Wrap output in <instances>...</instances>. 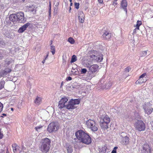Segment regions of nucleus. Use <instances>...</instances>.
<instances>
[{
    "label": "nucleus",
    "instance_id": "1",
    "mask_svg": "<svg viewBox=\"0 0 153 153\" xmlns=\"http://www.w3.org/2000/svg\"><path fill=\"white\" fill-rule=\"evenodd\" d=\"M42 145L40 147V150L43 153H47L50 149L51 141L47 138L42 139Z\"/></svg>",
    "mask_w": 153,
    "mask_h": 153
},
{
    "label": "nucleus",
    "instance_id": "2",
    "mask_svg": "<svg viewBox=\"0 0 153 153\" xmlns=\"http://www.w3.org/2000/svg\"><path fill=\"white\" fill-rule=\"evenodd\" d=\"M59 128V125L58 122H55L51 123L48 125L47 130L50 133L56 132Z\"/></svg>",
    "mask_w": 153,
    "mask_h": 153
},
{
    "label": "nucleus",
    "instance_id": "3",
    "mask_svg": "<svg viewBox=\"0 0 153 153\" xmlns=\"http://www.w3.org/2000/svg\"><path fill=\"white\" fill-rule=\"evenodd\" d=\"M86 124L87 127L93 131H96L98 130V125L93 120L89 119L86 121Z\"/></svg>",
    "mask_w": 153,
    "mask_h": 153
},
{
    "label": "nucleus",
    "instance_id": "4",
    "mask_svg": "<svg viewBox=\"0 0 153 153\" xmlns=\"http://www.w3.org/2000/svg\"><path fill=\"white\" fill-rule=\"evenodd\" d=\"M135 129L139 131H144L146 128L145 123L141 120H137L134 124Z\"/></svg>",
    "mask_w": 153,
    "mask_h": 153
},
{
    "label": "nucleus",
    "instance_id": "5",
    "mask_svg": "<svg viewBox=\"0 0 153 153\" xmlns=\"http://www.w3.org/2000/svg\"><path fill=\"white\" fill-rule=\"evenodd\" d=\"M86 134L82 130H79L76 132L75 135L79 142H80L83 139Z\"/></svg>",
    "mask_w": 153,
    "mask_h": 153
},
{
    "label": "nucleus",
    "instance_id": "6",
    "mask_svg": "<svg viewBox=\"0 0 153 153\" xmlns=\"http://www.w3.org/2000/svg\"><path fill=\"white\" fill-rule=\"evenodd\" d=\"M17 21L20 23H24L25 22V19L23 12H20L17 13Z\"/></svg>",
    "mask_w": 153,
    "mask_h": 153
},
{
    "label": "nucleus",
    "instance_id": "7",
    "mask_svg": "<svg viewBox=\"0 0 153 153\" xmlns=\"http://www.w3.org/2000/svg\"><path fill=\"white\" fill-rule=\"evenodd\" d=\"M143 109L145 113L148 114H149L152 112L153 108H152L150 104L147 103L143 106Z\"/></svg>",
    "mask_w": 153,
    "mask_h": 153
},
{
    "label": "nucleus",
    "instance_id": "8",
    "mask_svg": "<svg viewBox=\"0 0 153 153\" xmlns=\"http://www.w3.org/2000/svg\"><path fill=\"white\" fill-rule=\"evenodd\" d=\"M81 143L87 145H89L91 142V139L90 136L87 133L83 138V139L81 141Z\"/></svg>",
    "mask_w": 153,
    "mask_h": 153
},
{
    "label": "nucleus",
    "instance_id": "9",
    "mask_svg": "<svg viewBox=\"0 0 153 153\" xmlns=\"http://www.w3.org/2000/svg\"><path fill=\"white\" fill-rule=\"evenodd\" d=\"M141 152L142 153H151V149L149 146L146 144H144L142 146Z\"/></svg>",
    "mask_w": 153,
    "mask_h": 153
},
{
    "label": "nucleus",
    "instance_id": "10",
    "mask_svg": "<svg viewBox=\"0 0 153 153\" xmlns=\"http://www.w3.org/2000/svg\"><path fill=\"white\" fill-rule=\"evenodd\" d=\"M68 100V99L66 97H63L59 102V104L58 106L59 108H63L65 105V103Z\"/></svg>",
    "mask_w": 153,
    "mask_h": 153
},
{
    "label": "nucleus",
    "instance_id": "11",
    "mask_svg": "<svg viewBox=\"0 0 153 153\" xmlns=\"http://www.w3.org/2000/svg\"><path fill=\"white\" fill-rule=\"evenodd\" d=\"M85 17L84 14L82 12L80 11L79 12L78 18L80 23H83L84 22Z\"/></svg>",
    "mask_w": 153,
    "mask_h": 153
},
{
    "label": "nucleus",
    "instance_id": "12",
    "mask_svg": "<svg viewBox=\"0 0 153 153\" xmlns=\"http://www.w3.org/2000/svg\"><path fill=\"white\" fill-rule=\"evenodd\" d=\"M17 14H12L9 16V20L13 22L17 21Z\"/></svg>",
    "mask_w": 153,
    "mask_h": 153
},
{
    "label": "nucleus",
    "instance_id": "13",
    "mask_svg": "<svg viewBox=\"0 0 153 153\" xmlns=\"http://www.w3.org/2000/svg\"><path fill=\"white\" fill-rule=\"evenodd\" d=\"M30 23H28L25 24L23 26L21 27L18 30V32L19 33H22L25 31L30 25Z\"/></svg>",
    "mask_w": 153,
    "mask_h": 153
},
{
    "label": "nucleus",
    "instance_id": "14",
    "mask_svg": "<svg viewBox=\"0 0 153 153\" xmlns=\"http://www.w3.org/2000/svg\"><path fill=\"white\" fill-rule=\"evenodd\" d=\"M11 71L12 70L10 68H7L1 71L0 73V74L2 76H6L8 74L10 73Z\"/></svg>",
    "mask_w": 153,
    "mask_h": 153
},
{
    "label": "nucleus",
    "instance_id": "15",
    "mask_svg": "<svg viewBox=\"0 0 153 153\" xmlns=\"http://www.w3.org/2000/svg\"><path fill=\"white\" fill-rule=\"evenodd\" d=\"M98 66L97 65L94 64L91 65L89 70L92 73L96 72L98 69Z\"/></svg>",
    "mask_w": 153,
    "mask_h": 153
},
{
    "label": "nucleus",
    "instance_id": "16",
    "mask_svg": "<svg viewBox=\"0 0 153 153\" xmlns=\"http://www.w3.org/2000/svg\"><path fill=\"white\" fill-rule=\"evenodd\" d=\"M121 5L122 8L125 11L126 13L127 12L126 7L127 6V3L126 0H122L121 3Z\"/></svg>",
    "mask_w": 153,
    "mask_h": 153
},
{
    "label": "nucleus",
    "instance_id": "17",
    "mask_svg": "<svg viewBox=\"0 0 153 153\" xmlns=\"http://www.w3.org/2000/svg\"><path fill=\"white\" fill-rule=\"evenodd\" d=\"M76 107L74 106L71 100L69 101L68 105H66V108L68 109H74Z\"/></svg>",
    "mask_w": 153,
    "mask_h": 153
},
{
    "label": "nucleus",
    "instance_id": "18",
    "mask_svg": "<svg viewBox=\"0 0 153 153\" xmlns=\"http://www.w3.org/2000/svg\"><path fill=\"white\" fill-rule=\"evenodd\" d=\"M105 116L104 115H102L100 118V125L101 127H103L105 123Z\"/></svg>",
    "mask_w": 153,
    "mask_h": 153
},
{
    "label": "nucleus",
    "instance_id": "19",
    "mask_svg": "<svg viewBox=\"0 0 153 153\" xmlns=\"http://www.w3.org/2000/svg\"><path fill=\"white\" fill-rule=\"evenodd\" d=\"M13 150L14 153H17L19 150V147L16 143H14L12 145Z\"/></svg>",
    "mask_w": 153,
    "mask_h": 153
},
{
    "label": "nucleus",
    "instance_id": "20",
    "mask_svg": "<svg viewBox=\"0 0 153 153\" xmlns=\"http://www.w3.org/2000/svg\"><path fill=\"white\" fill-rule=\"evenodd\" d=\"M122 142L123 144L127 145L129 142V138L127 137H123Z\"/></svg>",
    "mask_w": 153,
    "mask_h": 153
},
{
    "label": "nucleus",
    "instance_id": "21",
    "mask_svg": "<svg viewBox=\"0 0 153 153\" xmlns=\"http://www.w3.org/2000/svg\"><path fill=\"white\" fill-rule=\"evenodd\" d=\"M42 101V98L38 96H37L35 100H34V103L37 105H39L40 104Z\"/></svg>",
    "mask_w": 153,
    "mask_h": 153
},
{
    "label": "nucleus",
    "instance_id": "22",
    "mask_svg": "<svg viewBox=\"0 0 153 153\" xmlns=\"http://www.w3.org/2000/svg\"><path fill=\"white\" fill-rule=\"evenodd\" d=\"M146 81V79H144L143 78L139 77V79L136 82V84H141L144 82H145Z\"/></svg>",
    "mask_w": 153,
    "mask_h": 153
},
{
    "label": "nucleus",
    "instance_id": "23",
    "mask_svg": "<svg viewBox=\"0 0 153 153\" xmlns=\"http://www.w3.org/2000/svg\"><path fill=\"white\" fill-rule=\"evenodd\" d=\"M27 10L28 11L30 12H33L35 11L36 12V10L34 6L32 5L30 6H29L27 7Z\"/></svg>",
    "mask_w": 153,
    "mask_h": 153
},
{
    "label": "nucleus",
    "instance_id": "24",
    "mask_svg": "<svg viewBox=\"0 0 153 153\" xmlns=\"http://www.w3.org/2000/svg\"><path fill=\"white\" fill-rule=\"evenodd\" d=\"M67 151V153H72L73 152V148L72 146L69 145L66 147Z\"/></svg>",
    "mask_w": 153,
    "mask_h": 153
},
{
    "label": "nucleus",
    "instance_id": "25",
    "mask_svg": "<svg viewBox=\"0 0 153 153\" xmlns=\"http://www.w3.org/2000/svg\"><path fill=\"white\" fill-rule=\"evenodd\" d=\"M112 36V34L111 32L106 31V39H109L111 38Z\"/></svg>",
    "mask_w": 153,
    "mask_h": 153
},
{
    "label": "nucleus",
    "instance_id": "26",
    "mask_svg": "<svg viewBox=\"0 0 153 153\" xmlns=\"http://www.w3.org/2000/svg\"><path fill=\"white\" fill-rule=\"evenodd\" d=\"M71 100L74 106L76 105H78L80 103V100L79 99L72 100Z\"/></svg>",
    "mask_w": 153,
    "mask_h": 153
},
{
    "label": "nucleus",
    "instance_id": "27",
    "mask_svg": "<svg viewBox=\"0 0 153 153\" xmlns=\"http://www.w3.org/2000/svg\"><path fill=\"white\" fill-rule=\"evenodd\" d=\"M76 60H77V57H76V56L75 55H74L72 56V57L71 61V63L74 62L76 61Z\"/></svg>",
    "mask_w": 153,
    "mask_h": 153
},
{
    "label": "nucleus",
    "instance_id": "28",
    "mask_svg": "<svg viewBox=\"0 0 153 153\" xmlns=\"http://www.w3.org/2000/svg\"><path fill=\"white\" fill-rule=\"evenodd\" d=\"M51 51L52 52V54L54 55L55 53V48L54 46L53 45H51Z\"/></svg>",
    "mask_w": 153,
    "mask_h": 153
},
{
    "label": "nucleus",
    "instance_id": "29",
    "mask_svg": "<svg viewBox=\"0 0 153 153\" xmlns=\"http://www.w3.org/2000/svg\"><path fill=\"white\" fill-rule=\"evenodd\" d=\"M142 24L141 21H137L136 27L137 30L139 29V27Z\"/></svg>",
    "mask_w": 153,
    "mask_h": 153
},
{
    "label": "nucleus",
    "instance_id": "30",
    "mask_svg": "<svg viewBox=\"0 0 153 153\" xmlns=\"http://www.w3.org/2000/svg\"><path fill=\"white\" fill-rule=\"evenodd\" d=\"M68 41L71 44H74L75 43V41L72 37H70L68 39Z\"/></svg>",
    "mask_w": 153,
    "mask_h": 153
},
{
    "label": "nucleus",
    "instance_id": "31",
    "mask_svg": "<svg viewBox=\"0 0 153 153\" xmlns=\"http://www.w3.org/2000/svg\"><path fill=\"white\" fill-rule=\"evenodd\" d=\"M90 57L93 60H96V59H97V56L94 54H93L92 53L91 55H90Z\"/></svg>",
    "mask_w": 153,
    "mask_h": 153
},
{
    "label": "nucleus",
    "instance_id": "32",
    "mask_svg": "<svg viewBox=\"0 0 153 153\" xmlns=\"http://www.w3.org/2000/svg\"><path fill=\"white\" fill-rule=\"evenodd\" d=\"M5 82L4 81H0V90L2 89L4 87Z\"/></svg>",
    "mask_w": 153,
    "mask_h": 153
},
{
    "label": "nucleus",
    "instance_id": "33",
    "mask_svg": "<svg viewBox=\"0 0 153 153\" xmlns=\"http://www.w3.org/2000/svg\"><path fill=\"white\" fill-rule=\"evenodd\" d=\"M111 82L110 81H109L108 82L106 85V89L109 88L111 86Z\"/></svg>",
    "mask_w": 153,
    "mask_h": 153
},
{
    "label": "nucleus",
    "instance_id": "34",
    "mask_svg": "<svg viewBox=\"0 0 153 153\" xmlns=\"http://www.w3.org/2000/svg\"><path fill=\"white\" fill-rule=\"evenodd\" d=\"M110 121V118L108 116L106 115V124H107L109 123Z\"/></svg>",
    "mask_w": 153,
    "mask_h": 153
},
{
    "label": "nucleus",
    "instance_id": "35",
    "mask_svg": "<svg viewBox=\"0 0 153 153\" xmlns=\"http://www.w3.org/2000/svg\"><path fill=\"white\" fill-rule=\"evenodd\" d=\"M74 7L75 8L78 9L79 8V3L75 2L74 3Z\"/></svg>",
    "mask_w": 153,
    "mask_h": 153
},
{
    "label": "nucleus",
    "instance_id": "36",
    "mask_svg": "<svg viewBox=\"0 0 153 153\" xmlns=\"http://www.w3.org/2000/svg\"><path fill=\"white\" fill-rule=\"evenodd\" d=\"M4 137V134L1 129H0V140L2 139Z\"/></svg>",
    "mask_w": 153,
    "mask_h": 153
},
{
    "label": "nucleus",
    "instance_id": "37",
    "mask_svg": "<svg viewBox=\"0 0 153 153\" xmlns=\"http://www.w3.org/2000/svg\"><path fill=\"white\" fill-rule=\"evenodd\" d=\"M43 127V126L41 125H40L38 126H37L35 127V130L38 131L39 129Z\"/></svg>",
    "mask_w": 153,
    "mask_h": 153
},
{
    "label": "nucleus",
    "instance_id": "38",
    "mask_svg": "<svg viewBox=\"0 0 153 153\" xmlns=\"http://www.w3.org/2000/svg\"><path fill=\"white\" fill-rule=\"evenodd\" d=\"M87 71L86 69L85 68H82L81 69V73L82 74H85Z\"/></svg>",
    "mask_w": 153,
    "mask_h": 153
},
{
    "label": "nucleus",
    "instance_id": "39",
    "mask_svg": "<svg viewBox=\"0 0 153 153\" xmlns=\"http://www.w3.org/2000/svg\"><path fill=\"white\" fill-rule=\"evenodd\" d=\"M3 104L0 102V113L2 111V110H3Z\"/></svg>",
    "mask_w": 153,
    "mask_h": 153
},
{
    "label": "nucleus",
    "instance_id": "40",
    "mask_svg": "<svg viewBox=\"0 0 153 153\" xmlns=\"http://www.w3.org/2000/svg\"><path fill=\"white\" fill-rule=\"evenodd\" d=\"M102 57H97V59H96V61L99 62H100L102 61Z\"/></svg>",
    "mask_w": 153,
    "mask_h": 153
},
{
    "label": "nucleus",
    "instance_id": "41",
    "mask_svg": "<svg viewBox=\"0 0 153 153\" xmlns=\"http://www.w3.org/2000/svg\"><path fill=\"white\" fill-rule=\"evenodd\" d=\"M83 65H84V66H85V67H86L87 68H90V66H91L90 64L89 63H87L86 64H83Z\"/></svg>",
    "mask_w": 153,
    "mask_h": 153
},
{
    "label": "nucleus",
    "instance_id": "42",
    "mask_svg": "<svg viewBox=\"0 0 153 153\" xmlns=\"http://www.w3.org/2000/svg\"><path fill=\"white\" fill-rule=\"evenodd\" d=\"M146 76V73H144V74H143L142 75H141V76H140V78H143Z\"/></svg>",
    "mask_w": 153,
    "mask_h": 153
},
{
    "label": "nucleus",
    "instance_id": "43",
    "mask_svg": "<svg viewBox=\"0 0 153 153\" xmlns=\"http://www.w3.org/2000/svg\"><path fill=\"white\" fill-rule=\"evenodd\" d=\"M117 0H114L113 1L112 5L114 6L116 5L117 4Z\"/></svg>",
    "mask_w": 153,
    "mask_h": 153
},
{
    "label": "nucleus",
    "instance_id": "44",
    "mask_svg": "<svg viewBox=\"0 0 153 153\" xmlns=\"http://www.w3.org/2000/svg\"><path fill=\"white\" fill-rule=\"evenodd\" d=\"M72 80V78L70 76H68L66 78V80L67 81Z\"/></svg>",
    "mask_w": 153,
    "mask_h": 153
},
{
    "label": "nucleus",
    "instance_id": "45",
    "mask_svg": "<svg viewBox=\"0 0 153 153\" xmlns=\"http://www.w3.org/2000/svg\"><path fill=\"white\" fill-rule=\"evenodd\" d=\"M6 64L8 65L12 63V61H6Z\"/></svg>",
    "mask_w": 153,
    "mask_h": 153
},
{
    "label": "nucleus",
    "instance_id": "46",
    "mask_svg": "<svg viewBox=\"0 0 153 153\" xmlns=\"http://www.w3.org/2000/svg\"><path fill=\"white\" fill-rule=\"evenodd\" d=\"M125 71L127 72H129V68H128L127 67L125 69Z\"/></svg>",
    "mask_w": 153,
    "mask_h": 153
},
{
    "label": "nucleus",
    "instance_id": "47",
    "mask_svg": "<svg viewBox=\"0 0 153 153\" xmlns=\"http://www.w3.org/2000/svg\"><path fill=\"white\" fill-rule=\"evenodd\" d=\"M144 56H145L147 54V52L146 51H144L142 52Z\"/></svg>",
    "mask_w": 153,
    "mask_h": 153
},
{
    "label": "nucleus",
    "instance_id": "48",
    "mask_svg": "<svg viewBox=\"0 0 153 153\" xmlns=\"http://www.w3.org/2000/svg\"><path fill=\"white\" fill-rule=\"evenodd\" d=\"M3 58V56L2 54L0 52V59H2Z\"/></svg>",
    "mask_w": 153,
    "mask_h": 153
},
{
    "label": "nucleus",
    "instance_id": "49",
    "mask_svg": "<svg viewBox=\"0 0 153 153\" xmlns=\"http://www.w3.org/2000/svg\"><path fill=\"white\" fill-rule=\"evenodd\" d=\"M48 55H49V52H48L46 56L45 57V60H46L47 58L48 57Z\"/></svg>",
    "mask_w": 153,
    "mask_h": 153
},
{
    "label": "nucleus",
    "instance_id": "50",
    "mask_svg": "<svg viewBox=\"0 0 153 153\" xmlns=\"http://www.w3.org/2000/svg\"><path fill=\"white\" fill-rule=\"evenodd\" d=\"M111 153H117L116 151L115 150L113 149Z\"/></svg>",
    "mask_w": 153,
    "mask_h": 153
},
{
    "label": "nucleus",
    "instance_id": "51",
    "mask_svg": "<svg viewBox=\"0 0 153 153\" xmlns=\"http://www.w3.org/2000/svg\"><path fill=\"white\" fill-rule=\"evenodd\" d=\"M98 0V2H99V3H102V2L103 1V0Z\"/></svg>",
    "mask_w": 153,
    "mask_h": 153
},
{
    "label": "nucleus",
    "instance_id": "52",
    "mask_svg": "<svg viewBox=\"0 0 153 153\" xmlns=\"http://www.w3.org/2000/svg\"><path fill=\"white\" fill-rule=\"evenodd\" d=\"M136 29H137V28H136H136L135 29L134 31H133V33H136Z\"/></svg>",
    "mask_w": 153,
    "mask_h": 153
},
{
    "label": "nucleus",
    "instance_id": "53",
    "mask_svg": "<svg viewBox=\"0 0 153 153\" xmlns=\"http://www.w3.org/2000/svg\"><path fill=\"white\" fill-rule=\"evenodd\" d=\"M117 148H118V147H116H116H115L113 149H114V150H116V149H117Z\"/></svg>",
    "mask_w": 153,
    "mask_h": 153
},
{
    "label": "nucleus",
    "instance_id": "54",
    "mask_svg": "<svg viewBox=\"0 0 153 153\" xmlns=\"http://www.w3.org/2000/svg\"><path fill=\"white\" fill-rule=\"evenodd\" d=\"M45 59H44V60H42V62L43 63V64H44L45 62Z\"/></svg>",
    "mask_w": 153,
    "mask_h": 153
},
{
    "label": "nucleus",
    "instance_id": "55",
    "mask_svg": "<svg viewBox=\"0 0 153 153\" xmlns=\"http://www.w3.org/2000/svg\"><path fill=\"white\" fill-rule=\"evenodd\" d=\"M2 115L4 116H6V114H2Z\"/></svg>",
    "mask_w": 153,
    "mask_h": 153
},
{
    "label": "nucleus",
    "instance_id": "56",
    "mask_svg": "<svg viewBox=\"0 0 153 153\" xmlns=\"http://www.w3.org/2000/svg\"><path fill=\"white\" fill-rule=\"evenodd\" d=\"M72 4H73V3L72 2H71V3H70V7H71V6H72Z\"/></svg>",
    "mask_w": 153,
    "mask_h": 153
},
{
    "label": "nucleus",
    "instance_id": "57",
    "mask_svg": "<svg viewBox=\"0 0 153 153\" xmlns=\"http://www.w3.org/2000/svg\"><path fill=\"white\" fill-rule=\"evenodd\" d=\"M108 128V126L107 125H106L105 128Z\"/></svg>",
    "mask_w": 153,
    "mask_h": 153
},
{
    "label": "nucleus",
    "instance_id": "58",
    "mask_svg": "<svg viewBox=\"0 0 153 153\" xmlns=\"http://www.w3.org/2000/svg\"><path fill=\"white\" fill-rule=\"evenodd\" d=\"M11 110L12 111H13V108H11Z\"/></svg>",
    "mask_w": 153,
    "mask_h": 153
},
{
    "label": "nucleus",
    "instance_id": "59",
    "mask_svg": "<svg viewBox=\"0 0 153 153\" xmlns=\"http://www.w3.org/2000/svg\"><path fill=\"white\" fill-rule=\"evenodd\" d=\"M71 10V7H70V10H69V11H70V10Z\"/></svg>",
    "mask_w": 153,
    "mask_h": 153
},
{
    "label": "nucleus",
    "instance_id": "60",
    "mask_svg": "<svg viewBox=\"0 0 153 153\" xmlns=\"http://www.w3.org/2000/svg\"><path fill=\"white\" fill-rule=\"evenodd\" d=\"M51 45H52V41H51Z\"/></svg>",
    "mask_w": 153,
    "mask_h": 153
},
{
    "label": "nucleus",
    "instance_id": "61",
    "mask_svg": "<svg viewBox=\"0 0 153 153\" xmlns=\"http://www.w3.org/2000/svg\"><path fill=\"white\" fill-rule=\"evenodd\" d=\"M6 153H9V152H8V151H6Z\"/></svg>",
    "mask_w": 153,
    "mask_h": 153
},
{
    "label": "nucleus",
    "instance_id": "62",
    "mask_svg": "<svg viewBox=\"0 0 153 153\" xmlns=\"http://www.w3.org/2000/svg\"><path fill=\"white\" fill-rule=\"evenodd\" d=\"M69 1L70 2H72V0H69Z\"/></svg>",
    "mask_w": 153,
    "mask_h": 153
},
{
    "label": "nucleus",
    "instance_id": "63",
    "mask_svg": "<svg viewBox=\"0 0 153 153\" xmlns=\"http://www.w3.org/2000/svg\"><path fill=\"white\" fill-rule=\"evenodd\" d=\"M93 51H91V52H90V53L91 54V52H93Z\"/></svg>",
    "mask_w": 153,
    "mask_h": 153
},
{
    "label": "nucleus",
    "instance_id": "64",
    "mask_svg": "<svg viewBox=\"0 0 153 153\" xmlns=\"http://www.w3.org/2000/svg\"><path fill=\"white\" fill-rule=\"evenodd\" d=\"M63 84V82H62V83H61V85H62Z\"/></svg>",
    "mask_w": 153,
    "mask_h": 153
}]
</instances>
